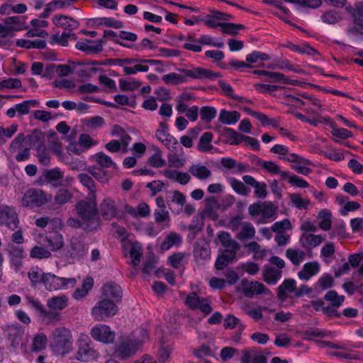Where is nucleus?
Listing matches in <instances>:
<instances>
[{
    "mask_svg": "<svg viewBox=\"0 0 363 363\" xmlns=\"http://www.w3.org/2000/svg\"><path fill=\"white\" fill-rule=\"evenodd\" d=\"M68 297L65 295L56 296L47 301L48 307L54 311H61L68 305Z\"/></svg>",
    "mask_w": 363,
    "mask_h": 363,
    "instance_id": "72a5a7b5",
    "label": "nucleus"
},
{
    "mask_svg": "<svg viewBox=\"0 0 363 363\" xmlns=\"http://www.w3.org/2000/svg\"><path fill=\"white\" fill-rule=\"evenodd\" d=\"M50 338V349L54 354L65 356L73 350V336L69 328L57 327L51 331Z\"/></svg>",
    "mask_w": 363,
    "mask_h": 363,
    "instance_id": "f03ea898",
    "label": "nucleus"
},
{
    "mask_svg": "<svg viewBox=\"0 0 363 363\" xmlns=\"http://www.w3.org/2000/svg\"><path fill=\"white\" fill-rule=\"evenodd\" d=\"M76 48L86 54L96 53L102 50L103 46L101 41H92L83 40L76 43Z\"/></svg>",
    "mask_w": 363,
    "mask_h": 363,
    "instance_id": "4be33fe9",
    "label": "nucleus"
},
{
    "mask_svg": "<svg viewBox=\"0 0 363 363\" xmlns=\"http://www.w3.org/2000/svg\"><path fill=\"white\" fill-rule=\"evenodd\" d=\"M290 199L292 204L298 209H307L310 200L308 199H303L299 194H292L290 195Z\"/></svg>",
    "mask_w": 363,
    "mask_h": 363,
    "instance_id": "052dcab7",
    "label": "nucleus"
},
{
    "mask_svg": "<svg viewBox=\"0 0 363 363\" xmlns=\"http://www.w3.org/2000/svg\"><path fill=\"white\" fill-rule=\"evenodd\" d=\"M124 211L134 218H144L149 216L150 209L145 203H140L136 207L125 206Z\"/></svg>",
    "mask_w": 363,
    "mask_h": 363,
    "instance_id": "cd10ccee",
    "label": "nucleus"
},
{
    "mask_svg": "<svg viewBox=\"0 0 363 363\" xmlns=\"http://www.w3.org/2000/svg\"><path fill=\"white\" fill-rule=\"evenodd\" d=\"M87 171L99 182L106 183L111 178V174L104 168L92 165L87 168Z\"/></svg>",
    "mask_w": 363,
    "mask_h": 363,
    "instance_id": "79ce46f5",
    "label": "nucleus"
},
{
    "mask_svg": "<svg viewBox=\"0 0 363 363\" xmlns=\"http://www.w3.org/2000/svg\"><path fill=\"white\" fill-rule=\"evenodd\" d=\"M185 72L186 76L198 79L213 80L220 76L218 72L201 67L186 70Z\"/></svg>",
    "mask_w": 363,
    "mask_h": 363,
    "instance_id": "aec40b11",
    "label": "nucleus"
},
{
    "mask_svg": "<svg viewBox=\"0 0 363 363\" xmlns=\"http://www.w3.org/2000/svg\"><path fill=\"white\" fill-rule=\"evenodd\" d=\"M319 228L325 231L329 230L332 227V213L328 209H321L317 214Z\"/></svg>",
    "mask_w": 363,
    "mask_h": 363,
    "instance_id": "2f4dec72",
    "label": "nucleus"
},
{
    "mask_svg": "<svg viewBox=\"0 0 363 363\" xmlns=\"http://www.w3.org/2000/svg\"><path fill=\"white\" fill-rule=\"evenodd\" d=\"M149 164L156 168L163 167L166 161L162 157L161 150L157 149L148 160Z\"/></svg>",
    "mask_w": 363,
    "mask_h": 363,
    "instance_id": "69168bd1",
    "label": "nucleus"
},
{
    "mask_svg": "<svg viewBox=\"0 0 363 363\" xmlns=\"http://www.w3.org/2000/svg\"><path fill=\"white\" fill-rule=\"evenodd\" d=\"M189 172L194 177L201 181L207 180L212 174L211 171L207 167L199 164H193L189 168Z\"/></svg>",
    "mask_w": 363,
    "mask_h": 363,
    "instance_id": "7c9ffc66",
    "label": "nucleus"
},
{
    "mask_svg": "<svg viewBox=\"0 0 363 363\" xmlns=\"http://www.w3.org/2000/svg\"><path fill=\"white\" fill-rule=\"evenodd\" d=\"M52 199L41 190L29 189L23 195L21 203L23 206L34 208L42 206Z\"/></svg>",
    "mask_w": 363,
    "mask_h": 363,
    "instance_id": "6e6552de",
    "label": "nucleus"
},
{
    "mask_svg": "<svg viewBox=\"0 0 363 363\" xmlns=\"http://www.w3.org/2000/svg\"><path fill=\"white\" fill-rule=\"evenodd\" d=\"M17 129L16 124H12L6 128L0 126V144L11 138L16 133Z\"/></svg>",
    "mask_w": 363,
    "mask_h": 363,
    "instance_id": "0e129e2a",
    "label": "nucleus"
},
{
    "mask_svg": "<svg viewBox=\"0 0 363 363\" xmlns=\"http://www.w3.org/2000/svg\"><path fill=\"white\" fill-rule=\"evenodd\" d=\"M155 135L157 140L164 144L169 150L174 151L179 146L177 139L165 130H157Z\"/></svg>",
    "mask_w": 363,
    "mask_h": 363,
    "instance_id": "b1692460",
    "label": "nucleus"
},
{
    "mask_svg": "<svg viewBox=\"0 0 363 363\" xmlns=\"http://www.w3.org/2000/svg\"><path fill=\"white\" fill-rule=\"evenodd\" d=\"M186 303L189 308L192 309H199L205 314H208L212 311L209 300L207 298H199L194 292L186 297Z\"/></svg>",
    "mask_w": 363,
    "mask_h": 363,
    "instance_id": "2eb2a0df",
    "label": "nucleus"
},
{
    "mask_svg": "<svg viewBox=\"0 0 363 363\" xmlns=\"http://www.w3.org/2000/svg\"><path fill=\"white\" fill-rule=\"evenodd\" d=\"M324 240L321 235L313 233H302L299 238V242L304 249H311L319 246Z\"/></svg>",
    "mask_w": 363,
    "mask_h": 363,
    "instance_id": "412c9836",
    "label": "nucleus"
},
{
    "mask_svg": "<svg viewBox=\"0 0 363 363\" xmlns=\"http://www.w3.org/2000/svg\"><path fill=\"white\" fill-rule=\"evenodd\" d=\"M237 252L222 250L218 255L215 267L217 269H223L235 257Z\"/></svg>",
    "mask_w": 363,
    "mask_h": 363,
    "instance_id": "c9c22d12",
    "label": "nucleus"
},
{
    "mask_svg": "<svg viewBox=\"0 0 363 363\" xmlns=\"http://www.w3.org/2000/svg\"><path fill=\"white\" fill-rule=\"evenodd\" d=\"M263 277L266 282L275 284L281 279V271L274 267H270L264 270Z\"/></svg>",
    "mask_w": 363,
    "mask_h": 363,
    "instance_id": "09e8293b",
    "label": "nucleus"
},
{
    "mask_svg": "<svg viewBox=\"0 0 363 363\" xmlns=\"http://www.w3.org/2000/svg\"><path fill=\"white\" fill-rule=\"evenodd\" d=\"M24 257L23 248L19 247H12L9 252V258L11 266L15 270H18L22 265V260Z\"/></svg>",
    "mask_w": 363,
    "mask_h": 363,
    "instance_id": "473e14b6",
    "label": "nucleus"
},
{
    "mask_svg": "<svg viewBox=\"0 0 363 363\" xmlns=\"http://www.w3.org/2000/svg\"><path fill=\"white\" fill-rule=\"evenodd\" d=\"M91 160L96 162L101 168H111L115 171L118 169L117 164L112 160L111 157L102 152L93 155L91 157Z\"/></svg>",
    "mask_w": 363,
    "mask_h": 363,
    "instance_id": "a878e982",
    "label": "nucleus"
},
{
    "mask_svg": "<svg viewBox=\"0 0 363 363\" xmlns=\"http://www.w3.org/2000/svg\"><path fill=\"white\" fill-rule=\"evenodd\" d=\"M26 28V17L12 16L6 17L0 23V36L13 37L17 32Z\"/></svg>",
    "mask_w": 363,
    "mask_h": 363,
    "instance_id": "20e7f679",
    "label": "nucleus"
},
{
    "mask_svg": "<svg viewBox=\"0 0 363 363\" xmlns=\"http://www.w3.org/2000/svg\"><path fill=\"white\" fill-rule=\"evenodd\" d=\"M48 343V340L45 334L43 333H37L32 339L31 350L36 352H40L47 347Z\"/></svg>",
    "mask_w": 363,
    "mask_h": 363,
    "instance_id": "58836bf2",
    "label": "nucleus"
},
{
    "mask_svg": "<svg viewBox=\"0 0 363 363\" xmlns=\"http://www.w3.org/2000/svg\"><path fill=\"white\" fill-rule=\"evenodd\" d=\"M90 334L91 337L104 344L112 343L115 339V332L105 324H97L91 328Z\"/></svg>",
    "mask_w": 363,
    "mask_h": 363,
    "instance_id": "9d476101",
    "label": "nucleus"
},
{
    "mask_svg": "<svg viewBox=\"0 0 363 363\" xmlns=\"http://www.w3.org/2000/svg\"><path fill=\"white\" fill-rule=\"evenodd\" d=\"M239 290L247 297L252 298L254 296L266 294L268 289L265 286L258 281H249L246 279H242Z\"/></svg>",
    "mask_w": 363,
    "mask_h": 363,
    "instance_id": "f8f14e48",
    "label": "nucleus"
},
{
    "mask_svg": "<svg viewBox=\"0 0 363 363\" xmlns=\"http://www.w3.org/2000/svg\"><path fill=\"white\" fill-rule=\"evenodd\" d=\"M145 62H137L133 67L123 65V72L126 74H135L138 72H146L149 67Z\"/></svg>",
    "mask_w": 363,
    "mask_h": 363,
    "instance_id": "338daca9",
    "label": "nucleus"
},
{
    "mask_svg": "<svg viewBox=\"0 0 363 363\" xmlns=\"http://www.w3.org/2000/svg\"><path fill=\"white\" fill-rule=\"evenodd\" d=\"M296 281L295 279H289L285 280L279 287V296L283 298L284 294L293 292L296 289Z\"/></svg>",
    "mask_w": 363,
    "mask_h": 363,
    "instance_id": "e2e57ef3",
    "label": "nucleus"
},
{
    "mask_svg": "<svg viewBox=\"0 0 363 363\" xmlns=\"http://www.w3.org/2000/svg\"><path fill=\"white\" fill-rule=\"evenodd\" d=\"M113 233L121 238L122 250L125 257L130 259L133 266H138L143 254L142 245L135 240L133 235L127 234L126 230L122 227H113Z\"/></svg>",
    "mask_w": 363,
    "mask_h": 363,
    "instance_id": "7ed1b4c3",
    "label": "nucleus"
},
{
    "mask_svg": "<svg viewBox=\"0 0 363 363\" xmlns=\"http://www.w3.org/2000/svg\"><path fill=\"white\" fill-rule=\"evenodd\" d=\"M88 247L77 238H72L70 245L65 255L67 263H74L82 259L86 253Z\"/></svg>",
    "mask_w": 363,
    "mask_h": 363,
    "instance_id": "1a4fd4ad",
    "label": "nucleus"
},
{
    "mask_svg": "<svg viewBox=\"0 0 363 363\" xmlns=\"http://www.w3.org/2000/svg\"><path fill=\"white\" fill-rule=\"evenodd\" d=\"M286 255L295 265L300 264L306 257L305 252L299 249L289 248L286 250Z\"/></svg>",
    "mask_w": 363,
    "mask_h": 363,
    "instance_id": "de8ad7c7",
    "label": "nucleus"
},
{
    "mask_svg": "<svg viewBox=\"0 0 363 363\" xmlns=\"http://www.w3.org/2000/svg\"><path fill=\"white\" fill-rule=\"evenodd\" d=\"M76 284L77 280L74 278L60 277L50 272L44 275L43 281L45 288L50 291L72 288Z\"/></svg>",
    "mask_w": 363,
    "mask_h": 363,
    "instance_id": "423d86ee",
    "label": "nucleus"
},
{
    "mask_svg": "<svg viewBox=\"0 0 363 363\" xmlns=\"http://www.w3.org/2000/svg\"><path fill=\"white\" fill-rule=\"evenodd\" d=\"M49 147L51 151L55 154L60 160L65 163L69 162V157L63 154V149L60 141L55 137H50L49 140Z\"/></svg>",
    "mask_w": 363,
    "mask_h": 363,
    "instance_id": "ea45409f",
    "label": "nucleus"
},
{
    "mask_svg": "<svg viewBox=\"0 0 363 363\" xmlns=\"http://www.w3.org/2000/svg\"><path fill=\"white\" fill-rule=\"evenodd\" d=\"M45 240L46 242V246L50 252L59 251L65 245L62 235L57 230L46 233Z\"/></svg>",
    "mask_w": 363,
    "mask_h": 363,
    "instance_id": "f3484780",
    "label": "nucleus"
},
{
    "mask_svg": "<svg viewBox=\"0 0 363 363\" xmlns=\"http://www.w3.org/2000/svg\"><path fill=\"white\" fill-rule=\"evenodd\" d=\"M225 135L230 145H237L242 143L243 135L238 133L233 128H226L225 130Z\"/></svg>",
    "mask_w": 363,
    "mask_h": 363,
    "instance_id": "6e6d98bb",
    "label": "nucleus"
},
{
    "mask_svg": "<svg viewBox=\"0 0 363 363\" xmlns=\"http://www.w3.org/2000/svg\"><path fill=\"white\" fill-rule=\"evenodd\" d=\"M213 134L211 132H205L200 137L196 145V149L203 153L215 154L219 153L218 147L213 145Z\"/></svg>",
    "mask_w": 363,
    "mask_h": 363,
    "instance_id": "dca6fc26",
    "label": "nucleus"
},
{
    "mask_svg": "<svg viewBox=\"0 0 363 363\" xmlns=\"http://www.w3.org/2000/svg\"><path fill=\"white\" fill-rule=\"evenodd\" d=\"M246 61L250 64H258L263 61L268 60L269 57L267 54L259 51H253L246 55Z\"/></svg>",
    "mask_w": 363,
    "mask_h": 363,
    "instance_id": "13d9d810",
    "label": "nucleus"
},
{
    "mask_svg": "<svg viewBox=\"0 0 363 363\" xmlns=\"http://www.w3.org/2000/svg\"><path fill=\"white\" fill-rule=\"evenodd\" d=\"M101 210L103 216L106 219H111L118 216V208L115 204V202L110 199H105L101 205Z\"/></svg>",
    "mask_w": 363,
    "mask_h": 363,
    "instance_id": "c756f323",
    "label": "nucleus"
},
{
    "mask_svg": "<svg viewBox=\"0 0 363 363\" xmlns=\"http://www.w3.org/2000/svg\"><path fill=\"white\" fill-rule=\"evenodd\" d=\"M75 40L77 36L74 33L71 31L69 32H63L62 33H56L51 36V43L52 44H58L62 46H67L69 39Z\"/></svg>",
    "mask_w": 363,
    "mask_h": 363,
    "instance_id": "37998d69",
    "label": "nucleus"
},
{
    "mask_svg": "<svg viewBox=\"0 0 363 363\" xmlns=\"http://www.w3.org/2000/svg\"><path fill=\"white\" fill-rule=\"evenodd\" d=\"M325 121L329 124L332 128V135L340 139H347L352 138L353 134L351 131L342 128H337L335 123L332 122L330 118H325Z\"/></svg>",
    "mask_w": 363,
    "mask_h": 363,
    "instance_id": "a18cd8bd",
    "label": "nucleus"
},
{
    "mask_svg": "<svg viewBox=\"0 0 363 363\" xmlns=\"http://www.w3.org/2000/svg\"><path fill=\"white\" fill-rule=\"evenodd\" d=\"M78 177L81 184L90 191L88 197L90 199H94L96 197V187L95 183L92 178L88 174L84 173L79 174Z\"/></svg>",
    "mask_w": 363,
    "mask_h": 363,
    "instance_id": "c03bdc74",
    "label": "nucleus"
},
{
    "mask_svg": "<svg viewBox=\"0 0 363 363\" xmlns=\"http://www.w3.org/2000/svg\"><path fill=\"white\" fill-rule=\"evenodd\" d=\"M218 240L224 247L223 250L238 252L240 249V245L233 239L230 235L224 231L218 233Z\"/></svg>",
    "mask_w": 363,
    "mask_h": 363,
    "instance_id": "5701e85b",
    "label": "nucleus"
},
{
    "mask_svg": "<svg viewBox=\"0 0 363 363\" xmlns=\"http://www.w3.org/2000/svg\"><path fill=\"white\" fill-rule=\"evenodd\" d=\"M30 256L35 259H47L51 257V252L48 248L42 246H35L30 251Z\"/></svg>",
    "mask_w": 363,
    "mask_h": 363,
    "instance_id": "4d7b16f0",
    "label": "nucleus"
},
{
    "mask_svg": "<svg viewBox=\"0 0 363 363\" xmlns=\"http://www.w3.org/2000/svg\"><path fill=\"white\" fill-rule=\"evenodd\" d=\"M163 175L172 180H174L180 184L185 185L191 179V176L188 172H182L177 170L167 169L162 172Z\"/></svg>",
    "mask_w": 363,
    "mask_h": 363,
    "instance_id": "393cba45",
    "label": "nucleus"
},
{
    "mask_svg": "<svg viewBox=\"0 0 363 363\" xmlns=\"http://www.w3.org/2000/svg\"><path fill=\"white\" fill-rule=\"evenodd\" d=\"M147 332L142 330L140 338L123 342L116 350V355L121 358H126L133 355L138 350L140 345L147 340Z\"/></svg>",
    "mask_w": 363,
    "mask_h": 363,
    "instance_id": "0eeeda50",
    "label": "nucleus"
},
{
    "mask_svg": "<svg viewBox=\"0 0 363 363\" xmlns=\"http://www.w3.org/2000/svg\"><path fill=\"white\" fill-rule=\"evenodd\" d=\"M237 269L238 270H242L250 275L255 276L259 272L260 267L259 264L253 262H245L240 264Z\"/></svg>",
    "mask_w": 363,
    "mask_h": 363,
    "instance_id": "680f3d73",
    "label": "nucleus"
},
{
    "mask_svg": "<svg viewBox=\"0 0 363 363\" xmlns=\"http://www.w3.org/2000/svg\"><path fill=\"white\" fill-rule=\"evenodd\" d=\"M255 235V229L250 223H243L241 225V230L236 235V238L240 240L252 239Z\"/></svg>",
    "mask_w": 363,
    "mask_h": 363,
    "instance_id": "49530a36",
    "label": "nucleus"
},
{
    "mask_svg": "<svg viewBox=\"0 0 363 363\" xmlns=\"http://www.w3.org/2000/svg\"><path fill=\"white\" fill-rule=\"evenodd\" d=\"M240 118V114L236 111H226L225 109H222L219 114V121L223 124L225 125H234L235 124Z\"/></svg>",
    "mask_w": 363,
    "mask_h": 363,
    "instance_id": "e433bc0d",
    "label": "nucleus"
},
{
    "mask_svg": "<svg viewBox=\"0 0 363 363\" xmlns=\"http://www.w3.org/2000/svg\"><path fill=\"white\" fill-rule=\"evenodd\" d=\"M28 277L32 282L33 285L38 284H43L44 279V275L46 274L38 267H32L28 272Z\"/></svg>",
    "mask_w": 363,
    "mask_h": 363,
    "instance_id": "bf43d9fd",
    "label": "nucleus"
},
{
    "mask_svg": "<svg viewBox=\"0 0 363 363\" xmlns=\"http://www.w3.org/2000/svg\"><path fill=\"white\" fill-rule=\"evenodd\" d=\"M19 223L15 209L6 205L0 206V226H6L11 230L16 229Z\"/></svg>",
    "mask_w": 363,
    "mask_h": 363,
    "instance_id": "9b49d317",
    "label": "nucleus"
},
{
    "mask_svg": "<svg viewBox=\"0 0 363 363\" xmlns=\"http://www.w3.org/2000/svg\"><path fill=\"white\" fill-rule=\"evenodd\" d=\"M162 80L167 84H179L184 82L186 77L175 72H170L164 74L162 77Z\"/></svg>",
    "mask_w": 363,
    "mask_h": 363,
    "instance_id": "774afa93",
    "label": "nucleus"
},
{
    "mask_svg": "<svg viewBox=\"0 0 363 363\" xmlns=\"http://www.w3.org/2000/svg\"><path fill=\"white\" fill-rule=\"evenodd\" d=\"M91 342L87 335H79L77 340L78 350L75 354V358L78 361L87 362L97 359L99 353L90 346Z\"/></svg>",
    "mask_w": 363,
    "mask_h": 363,
    "instance_id": "39448f33",
    "label": "nucleus"
},
{
    "mask_svg": "<svg viewBox=\"0 0 363 363\" xmlns=\"http://www.w3.org/2000/svg\"><path fill=\"white\" fill-rule=\"evenodd\" d=\"M52 23L64 30L72 31L78 28L79 23L74 18L65 15L55 14L52 18Z\"/></svg>",
    "mask_w": 363,
    "mask_h": 363,
    "instance_id": "6ab92c4d",
    "label": "nucleus"
},
{
    "mask_svg": "<svg viewBox=\"0 0 363 363\" xmlns=\"http://www.w3.org/2000/svg\"><path fill=\"white\" fill-rule=\"evenodd\" d=\"M16 45L25 48H44L46 43L42 40H30L26 39H18Z\"/></svg>",
    "mask_w": 363,
    "mask_h": 363,
    "instance_id": "3c124183",
    "label": "nucleus"
},
{
    "mask_svg": "<svg viewBox=\"0 0 363 363\" xmlns=\"http://www.w3.org/2000/svg\"><path fill=\"white\" fill-rule=\"evenodd\" d=\"M27 299L28 303L38 311L39 313L38 316L41 322L45 324H50L58 320L57 315L52 311L46 310L38 300L30 297H28Z\"/></svg>",
    "mask_w": 363,
    "mask_h": 363,
    "instance_id": "4468645a",
    "label": "nucleus"
},
{
    "mask_svg": "<svg viewBox=\"0 0 363 363\" xmlns=\"http://www.w3.org/2000/svg\"><path fill=\"white\" fill-rule=\"evenodd\" d=\"M64 173L59 168L46 169L43 172L45 180L50 183H55L63 177Z\"/></svg>",
    "mask_w": 363,
    "mask_h": 363,
    "instance_id": "603ef678",
    "label": "nucleus"
},
{
    "mask_svg": "<svg viewBox=\"0 0 363 363\" xmlns=\"http://www.w3.org/2000/svg\"><path fill=\"white\" fill-rule=\"evenodd\" d=\"M335 281L333 276L330 274H323L313 284V288L316 291H325L333 287Z\"/></svg>",
    "mask_w": 363,
    "mask_h": 363,
    "instance_id": "4c0bfd02",
    "label": "nucleus"
},
{
    "mask_svg": "<svg viewBox=\"0 0 363 363\" xmlns=\"http://www.w3.org/2000/svg\"><path fill=\"white\" fill-rule=\"evenodd\" d=\"M130 136L125 135L120 140H113L106 145V148L111 152H116L120 150L125 152L130 143Z\"/></svg>",
    "mask_w": 363,
    "mask_h": 363,
    "instance_id": "bb28decb",
    "label": "nucleus"
},
{
    "mask_svg": "<svg viewBox=\"0 0 363 363\" xmlns=\"http://www.w3.org/2000/svg\"><path fill=\"white\" fill-rule=\"evenodd\" d=\"M173 351L172 344L163 343L158 351L157 359L159 363H166L170 357V354Z\"/></svg>",
    "mask_w": 363,
    "mask_h": 363,
    "instance_id": "864d4df0",
    "label": "nucleus"
},
{
    "mask_svg": "<svg viewBox=\"0 0 363 363\" xmlns=\"http://www.w3.org/2000/svg\"><path fill=\"white\" fill-rule=\"evenodd\" d=\"M325 301L330 302L333 307L338 308L342 305L345 301V296L339 295L335 291L331 290L328 291L324 296Z\"/></svg>",
    "mask_w": 363,
    "mask_h": 363,
    "instance_id": "5fc2aeb1",
    "label": "nucleus"
},
{
    "mask_svg": "<svg viewBox=\"0 0 363 363\" xmlns=\"http://www.w3.org/2000/svg\"><path fill=\"white\" fill-rule=\"evenodd\" d=\"M78 216L84 220H92L96 216V198L79 201L76 206Z\"/></svg>",
    "mask_w": 363,
    "mask_h": 363,
    "instance_id": "ddd939ff",
    "label": "nucleus"
},
{
    "mask_svg": "<svg viewBox=\"0 0 363 363\" xmlns=\"http://www.w3.org/2000/svg\"><path fill=\"white\" fill-rule=\"evenodd\" d=\"M320 270V266L318 262H309L303 264L301 270L298 272L297 276L300 280L307 281L317 275Z\"/></svg>",
    "mask_w": 363,
    "mask_h": 363,
    "instance_id": "a211bd4d",
    "label": "nucleus"
},
{
    "mask_svg": "<svg viewBox=\"0 0 363 363\" xmlns=\"http://www.w3.org/2000/svg\"><path fill=\"white\" fill-rule=\"evenodd\" d=\"M228 182L232 189L237 194L242 196H247L250 194V190L241 181L235 178H228Z\"/></svg>",
    "mask_w": 363,
    "mask_h": 363,
    "instance_id": "8fccbe9b",
    "label": "nucleus"
},
{
    "mask_svg": "<svg viewBox=\"0 0 363 363\" xmlns=\"http://www.w3.org/2000/svg\"><path fill=\"white\" fill-rule=\"evenodd\" d=\"M122 298L121 287L116 283H108L101 288L100 300L91 308V314L96 321H104L118 311V304Z\"/></svg>",
    "mask_w": 363,
    "mask_h": 363,
    "instance_id": "f257e3e1",
    "label": "nucleus"
},
{
    "mask_svg": "<svg viewBox=\"0 0 363 363\" xmlns=\"http://www.w3.org/2000/svg\"><path fill=\"white\" fill-rule=\"evenodd\" d=\"M94 285V280L91 277H86L84 279L80 287L77 288L74 292L72 296L74 299L80 300L87 296L91 290Z\"/></svg>",
    "mask_w": 363,
    "mask_h": 363,
    "instance_id": "f704fd0d",
    "label": "nucleus"
},
{
    "mask_svg": "<svg viewBox=\"0 0 363 363\" xmlns=\"http://www.w3.org/2000/svg\"><path fill=\"white\" fill-rule=\"evenodd\" d=\"M182 242V236L174 232H171L167 235L165 239L160 245V248L162 251L169 250L173 247H178Z\"/></svg>",
    "mask_w": 363,
    "mask_h": 363,
    "instance_id": "c85d7f7f",
    "label": "nucleus"
},
{
    "mask_svg": "<svg viewBox=\"0 0 363 363\" xmlns=\"http://www.w3.org/2000/svg\"><path fill=\"white\" fill-rule=\"evenodd\" d=\"M277 209L272 203H263L261 211V223H267L276 218Z\"/></svg>",
    "mask_w": 363,
    "mask_h": 363,
    "instance_id": "a19ab883",
    "label": "nucleus"
}]
</instances>
